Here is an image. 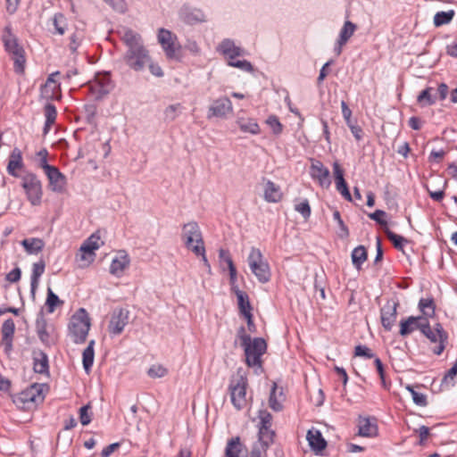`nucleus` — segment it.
I'll return each instance as SVG.
<instances>
[{"mask_svg":"<svg viewBox=\"0 0 457 457\" xmlns=\"http://www.w3.org/2000/svg\"><path fill=\"white\" fill-rule=\"evenodd\" d=\"M121 40L127 46V51L123 55L126 65L135 71H143L151 62V56L143 44L141 36L137 32L127 29L124 30Z\"/></svg>","mask_w":457,"mask_h":457,"instance_id":"1","label":"nucleus"},{"mask_svg":"<svg viewBox=\"0 0 457 457\" xmlns=\"http://www.w3.org/2000/svg\"><path fill=\"white\" fill-rule=\"evenodd\" d=\"M2 41L5 51L12 56L13 60V69L16 73L21 74L25 70V52L20 45L18 37L12 33L10 25L4 27Z\"/></svg>","mask_w":457,"mask_h":457,"instance_id":"2","label":"nucleus"},{"mask_svg":"<svg viewBox=\"0 0 457 457\" xmlns=\"http://www.w3.org/2000/svg\"><path fill=\"white\" fill-rule=\"evenodd\" d=\"M90 318L84 308H79L71 318L68 329L69 335L75 344H83L87 340L90 329Z\"/></svg>","mask_w":457,"mask_h":457,"instance_id":"3","label":"nucleus"},{"mask_svg":"<svg viewBox=\"0 0 457 457\" xmlns=\"http://www.w3.org/2000/svg\"><path fill=\"white\" fill-rule=\"evenodd\" d=\"M21 187L28 201L33 206H38L42 203L43 187L40 179L35 173L27 171L21 177Z\"/></svg>","mask_w":457,"mask_h":457,"instance_id":"4","label":"nucleus"},{"mask_svg":"<svg viewBox=\"0 0 457 457\" xmlns=\"http://www.w3.org/2000/svg\"><path fill=\"white\" fill-rule=\"evenodd\" d=\"M245 352V364L250 368L262 369V356L267 351V343L262 337H254L242 346Z\"/></svg>","mask_w":457,"mask_h":457,"instance_id":"5","label":"nucleus"},{"mask_svg":"<svg viewBox=\"0 0 457 457\" xmlns=\"http://www.w3.org/2000/svg\"><path fill=\"white\" fill-rule=\"evenodd\" d=\"M247 262L252 272L261 283H267L270 279V269L260 249L253 247L250 251Z\"/></svg>","mask_w":457,"mask_h":457,"instance_id":"6","label":"nucleus"},{"mask_svg":"<svg viewBox=\"0 0 457 457\" xmlns=\"http://www.w3.org/2000/svg\"><path fill=\"white\" fill-rule=\"evenodd\" d=\"M113 88L114 82L112 80L111 73L108 71L96 73L94 79L88 82L89 92L96 100L104 98Z\"/></svg>","mask_w":457,"mask_h":457,"instance_id":"7","label":"nucleus"},{"mask_svg":"<svg viewBox=\"0 0 457 457\" xmlns=\"http://www.w3.org/2000/svg\"><path fill=\"white\" fill-rule=\"evenodd\" d=\"M421 333L433 344H436L432 349L433 353L440 355L445 349V345L448 340V335L443 328L440 323H436L434 328H431L428 320L425 325H422Z\"/></svg>","mask_w":457,"mask_h":457,"instance_id":"8","label":"nucleus"},{"mask_svg":"<svg viewBox=\"0 0 457 457\" xmlns=\"http://www.w3.org/2000/svg\"><path fill=\"white\" fill-rule=\"evenodd\" d=\"M36 333L40 342L46 346H51L57 341V334L53 324L48 323L42 311L37 313L35 322Z\"/></svg>","mask_w":457,"mask_h":457,"instance_id":"9","label":"nucleus"},{"mask_svg":"<svg viewBox=\"0 0 457 457\" xmlns=\"http://www.w3.org/2000/svg\"><path fill=\"white\" fill-rule=\"evenodd\" d=\"M248 380L245 376H238L230 381L228 390L233 406L240 411L246 405V388Z\"/></svg>","mask_w":457,"mask_h":457,"instance_id":"10","label":"nucleus"},{"mask_svg":"<svg viewBox=\"0 0 457 457\" xmlns=\"http://www.w3.org/2000/svg\"><path fill=\"white\" fill-rule=\"evenodd\" d=\"M181 239L185 246L192 252L195 246H204L202 231L195 221H190L183 225Z\"/></svg>","mask_w":457,"mask_h":457,"instance_id":"11","label":"nucleus"},{"mask_svg":"<svg viewBox=\"0 0 457 457\" xmlns=\"http://www.w3.org/2000/svg\"><path fill=\"white\" fill-rule=\"evenodd\" d=\"M158 42L162 46L165 55L170 60H179V50L180 46L176 45L175 41L177 40L176 35H174L171 31L160 29L158 31Z\"/></svg>","mask_w":457,"mask_h":457,"instance_id":"12","label":"nucleus"},{"mask_svg":"<svg viewBox=\"0 0 457 457\" xmlns=\"http://www.w3.org/2000/svg\"><path fill=\"white\" fill-rule=\"evenodd\" d=\"M43 385L33 384L20 394L13 396V403L17 405L26 403H37L44 400L42 394Z\"/></svg>","mask_w":457,"mask_h":457,"instance_id":"13","label":"nucleus"},{"mask_svg":"<svg viewBox=\"0 0 457 457\" xmlns=\"http://www.w3.org/2000/svg\"><path fill=\"white\" fill-rule=\"evenodd\" d=\"M129 320V311L125 308L113 310L108 325V331L114 335H120L124 330Z\"/></svg>","mask_w":457,"mask_h":457,"instance_id":"14","label":"nucleus"},{"mask_svg":"<svg viewBox=\"0 0 457 457\" xmlns=\"http://www.w3.org/2000/svg\"><path fill=\"white\" fill-rule=\"evenodd\" d=\"M48 180L49 187L56 193H62L65 190L66 177L55 166H46L45 171Z\"/></svg>","mask_w":457,"mask_h":457,"instance_id":"15","label":"nucleus"},{"mask_svg":"<svg viewBox=\"0 0 457 457\" xmlns=\"http://www.w3.org/2000/svg\"><path fill=\"white\" fill-rule=\"evenodd\" d=\"M398 305V302L389 300L380 310L381 323L386 331H390L395 322Z\"/></svg>","mask_w":457,"mask_h":457,"instance_id":"16","label":"nucleus"},{"mask_svg":"<svg viewBox=\"0 0 457 457\" xmlns=\"http://www.w3.org/2000/svg\"><path fill=\"white\" fill-rule=\"evenodd\" d=\"M310 175L321 187H328L331 184L328 169L319 160H312Z\"/></svg>","mask_w":457,"mask_h":457,"instance_id":"17","label":"nucleus"},{"mask_svg":"<svg viewBox=\"0 0 457 457\" xmlns=\"http://www.w3.org/2000/svg\"><path fill=\"white\" fill-rule=\"evenodd\" d=\"M428 321L427 317L423 316H410L406 320H402L400 322V335L403 337L408 336L412 333L414 330L419 329L420 332L422 330V325H425Z\"/></svg>","mask_w":457,"mask_h":457,"instance_id":"18","label":"nucleus"},{"mask_svg":"<svg viewBox=\"0 0 457 457\" xmlns=\"http://www.w3.org/2000/svg\"><path fill=\"white\" fill-rule=\"evenodd\" d=\"M233 110L232 103L228 97H222L215 100L209 107L208 118H223Z\"/></svg>","mask_w":457,"mask_h":457,"instance_id":"19","label":"nucleus"},{"mask_svg":"<svg viewBox=\"0 0 457 457\" xmlns=\"http://www.w3.org/2000/svg\"><path fill=\"white\" fill-rule=\"evenodd\" d=\"M179 16L182 21L190 25L205 21V15L200 9L191 8L188 5L181 7Z\"/></svg>","mask_w":457,"mask_h":457,"instance_id":"20","label":"nucleus"},{"mask_svg":"<svg viewBox=\"0 0 457 457\" xmlns=\"http://www.w3.org/2000/svg\"><path fill=\"white\" fill-rule=\"evenodd\" d=\"M33 370L36 373L48 375L49 374V361L47 354L42 350H33Z\"/></svg>","mask_w":457,"mask_h":457,"instance_id":"21","label":"nucleus"},{"mask_svg":"<svg viewBox=\"0 0 457 457\" xmlns=\"http://www.w3.org/2000/svg\"><path fill=\"white\" fill-rule=\"evenodd\" d=\"M23 166L21 152L20 149L14 148L9 156L7 172L14 178H21L18 170H21Z\"/></svg>","mask_w":457,"mask_h":457,"instance_id":"22","label":"nucleus"},{"mask_svg":"<svg viewBox=\"0 0 457 457\" xmlns=\"http://www.w3.org/2000/svg\"><path fill=\"white\" fill-rule=\"evenodd\" d=\"M263 198L268 203H278L283 198V193L278 185L268 180L263 187Z\"/></svg>","mask_w":457,"mask_h":457,"instance_id":"23","label":"nucleus"},{"mask_svg":"<svg viewBox=\"0 0 457 457\" xmlns=\"http://www.w3.org/2000/svg\"><path fill=\"white\" fill-rule=\"evenodd\" d=\"M276 432L271 427H258V440L261 444L262 451L266 453L274 443Z\"/></svg>","mask_w":457,"mask_h":457,"instance_id":"24","label":"nucleus"},{"mask_svg":"<svg viewBox=\"0 0 457 457\" xmlns=\"http://www.w3.org/2000/svg\"><path fill=\"white\" fill-rule=\"evenodd\" d=\"M219 50L228 58V61H233L237 57L244 54L243 49L237 46L233 40L224 39L219 46Z\"/></svg>","mask_w":457,"mask_h":457,"instance_id":"25","label":"nucleus"},{"mask_svg":"<svg viewBox=\"0 0 457 457\" xmlns=\"http://www.w3.org/2000/svg\"><path fill=\"white\" fill-rule=\"evenodd\" d=\"M311 448L315 452H320L327 447V442L320 430L309 429L306 435Z\"/></svg>","mask_w":457,"mask_h":457,"instance_id":"26","label":"nucleus"},{"mask_svg":"<svg viewBox=\"0 0 457 457\" xmlns=\"http://www.w3.org/2000/svg\"><path fill=\"white\" fill-rule=\"evenodd\" d=\"M2 341L6 351L12 350L15 324L12 319H7L2 325Z\"/></svg>","mask_w":457,"mask_h":457,"instance_id":"27","label":"nucleus"},{"mask_svg":"<svg viewBox=\"0 0 457 457\" xmlns=\"http://www.w3.org/2000/svg\"><path fill=\"white\" fill-rule=\"evenodd\" d=\"M245 448L239 436L231 437L227 442L224 457H240Z\"/></svg>","mask_w":457,"mask_h":457,"instance_id":"28","label":"nucleus"},{"mask_svg":"<svg viewBox=\"0 0 457 457\" xmlns=\"http://www.w3.org/2000/svg\"><path fill=\"white\" fill-rule=\"evenodd\" d=\"M359 435L361 436L372 437L378 434V426L375 420L370 418H360L358 421Z\"/></svg>","mask_w":457,"mask_h":457,"instance_id":"29","label":"nucleus"},{"mask_svg":"<svg viewBox=\"0 0 457 457\" xmlns=\"http://www.w3.org/2000/svg\"><path fill=\"white\" fill-rule=\"evenodd\" d=\"M100 237L93 234L80 246L81 258L86 260L87 255H93L94 252L100 247Z\"/></svg>","mask_w":457,"mask_h":457,"instance_id":"30","label":"nucleus"},{"mask_svg":"<svg viewBox=\"0 0 457 457\" xmlns=\"http://www.w3.org/2000/svg\"><path fill=\"white\" fill-rule=\"evenodd\" d=\"M46 269V262L43 259L39 260L37 262H35L32 267V274L30 278V287L32 295L35 294L40 277L44 274Z\"/></svg>","mask_w":457,"mask_h":457,"instance_id":"31","label":"nucleus"},{"mask_svg":"<svg viewBox=\"0 0 457 457\" xmlns=\"http://www.w3.org/2000/svg\"><path fill=\"white\" fill-rule=\"evenodd\" d=\"M51 22L54 29V30L52 31V34L59 36H63L65 34L68 29V21L63 13H54L51 18Z\"/></svg>","mask_w":457,"mask_h":457,"instance_id":"32","label":"nucleus"},{"mask_svg":"<svg viewBox=\"0 0 457 457\" xmlns=\"http://www.w3.org/2000/svg\"><path fill=\"white\" fill-rule=\"evenodd\" d=\"M278 386L276 383H273L270 397H269V407L273 410L274 411H281L283 410V401L284 396L282 393V389L280 390L279 394L278 395Z\"/></svg>","mask_w":457,"mask_h":457,"instance_id":"33","label":"nucleus"},{"mask_svg":"<svg viewBox=\"0 0 457 457\" xmlns=\"http://www.w3.org/2000/svg\"><path fill=\"white\" fill-rule=\"evenodd\" d=\"M234 293L237 298V304L240 314L243 316L251 314L253 308L250 303L248 295L245 292L240 290L239 288H236Z\"/></svg>","mask_w":457,"mask_h":457,"instance_id":"34","label":"nucleus"},{"mask_svg":"<svg viewBox=\"0 0 457 457\" xmlns=\"http://www.w3.org/2000/svg\"><path fill=\"white\" fill-rule=\"evenodd\" d=\"M21 245L29 254H37L41 252L45 246V243L41 238L31 237L21 241Z\"/></svg>","mask_w":457,"mask_h":457,"instance_id":"35","label":"nucleus"},{"mask_svg":"<svg viewBox=\"0 0 457 457\" xmlns=\"http://www.w3.org/2000/svg\"><path fill=\"white\" fill-rule=\"evenodd\" d=\"M237 123L241 129V131L245 133H250L253 135H257L260 133L261 129L254 119L252 118H239L237 120Z\"/></svg>","mask_w":457,"mask_h":457,"instance_id":"36","label":"nucleus"},{"mask_svg":"<svg viewBox=\"0 0 457 457\" xmlns=\"http://www.w3.org/2000/svg\"><path fill=\"white\" fill-rule=\"evenodd\" d=\"M129 264V259L128 255H121L120 257H116L112 260L110 266V272L112 275L120 277L122 275L123 271L126 268H128Z\"/></svg>","mask_w":457,"mask_h":457,"instance_id":"37","label":"nucleus"},{"mask_svg":"<svg viewBox=\"0 0 457 457\" xmlns=\"http://www.w3.org/2000/svg\"><path fill=\"white\" fill-rule=\"evenodd\" d=\"M433 91L434 88L430 87L422 90L417 97L418 104L422 107L433 105L436 104L437 96L436 94H433Z\"/></svg>","mask_w":457,"mask_h":457,"instance_id":"38","label":"nucleus"},{"mask_svg":"<svg viewBox=\"0 0 457 457\" xmlns=\"http://www.w3.org/2000/svg\"><path fill=\"white\" fill-rule=\"evenodd\" d=\"M357 26L350 21H345L337 38V43L345 45L351 37L354 34Z\"/></svg>","mask_w":457,"mask_h":457,"instance_id":"39","label":"nucleus"},{"mask_svg":"<svg viewBox=\"0 0 457 457\" xmlns=\"http://www.w3.org/2000/svg\"><path fill=\"white\" fill-rule=\"evenodd\" d=\"M94 345L95 341L91 340L88 344V345L84 349L82 353V362L84 370L87 373H88L93 366L94 363V357H95V352H94Z\"/></svg>","mask_w":457,"mask_h":457,"instance_id":"40","label":"nucleus"},{"mask_svg":"<svg viewBox=\"0 0 457 457\" xmlns=\"http://www.w3.org/2000/svg\"><path fill=\"white\" fill-rule=\"evenodd\" d=\"M353 266L360 270L362 263L367 260L368 254L363 245L355 247L351 254Z\"/></svg>","mask_w":457,"mask_h":457,"instance_id":"41","label":"nucleus"},{"mask_svg":"<svg viewBox=\"0 0 457 457\" xmlns=\"http://www.w3.org/2000/svg\"><path fill=\"white\" fill-rule=\"evenodd\" d=\"M44 112L46 117L44 133L46 134L56 120L57 111L53 104L47 103L45 106Z\"/></svg>","mask_w":457,"mask_h":457,"instance_id":"42","label":"nucleus"},{"mask_svg":"<svg viewBox=\"0 0 457 457\" xmlns=\"http://www.w3.org/2000/svg\"><path fill=\"white\" fill-rule=\"evenodd\" d=\"M85 37V32L83 29L75 28L74 31L70 36L69 49L71 53H75L79 46L81 45Z\"/></svg>","mask_w":457,"mask_h":457,"instance_id":"43","label":"nucleus"},{"mask_svg":"<svg viewBox=\"0 0 457 457\" xmlns=\"http://www.w3.org/2000/svg\"><path fill=\"white\" fill-rule=\"evenodd\" d=\"M385 233L397 250L403 251L404 244L409 242L405 237L394 233L389 228H386Z\"/></svg>","mask_w":457,"mask_h":457,"instance_id":"44","label":"nucleus"},{"mask_svg":"<svg viewBox=\"0 0 457 457\" xmlns=\"http://www.w3.org/2000/svg\"><path fill=\"white\" fill-rule=\"evenodd\" d=\"M63 302L59 299L50 287L47 289V296L46 301V306L48 313H53L58 305H62Z\"/></svg>","mask_w":457,"mask_h":457,"instance_id":"45","label":"nucleus"},{"mask_svg":"<svg viewBox=\"0 0 457 457\" xmlns=\"http://www.w3.org/2000/svg\"><path fill=\"white\" fill-rule=\"evenodd\" d=\"M454 13L453 10L436 12L434 16V25L436 27H440L445 24H448L453 20Z\"/></svg>","mask_w":457,"mask_h":457,"instance_id":"46","label":"nucleus"},{"mask_svg":"<svg viewBox=\"0 0 457 457\" xmlns=\"http://www.w3.org/2000/svg\"><path fill=\"white\" fill-rule=\"evenodd\" d=\"M406 389L411 393L413 403L421 407L428 405L427 395L416 391L412 386L407 385Z\"/></svg>","mask_w":457,"mask_h":457,"instance_id":"47","label":"nucleus"},{"mask_svg":"<svg viewBox=\"0 0 457 457\" xmlns=\"http://www.w3.org/2000/svg\"><path fill=\"white\" fill-rule=\"evenodd\" d=\"M419 308L426 316H432L435 312V303L431 298H421L419 302Z\"/></svg>","mask_w":457,"mask_h":457,"instance_id":"48","label":"nucleus"},{"mask_svg":"<svg viewBox=\"0 0 457 457\" xmlns=\"http://www.w3.org/2000/svg\"><path fill=\"white\" fill-rule=\"evenodd\" d=\"M181 112V104H170L164 110V120L167 121H173Z\"/></svg>","mask_w":457,"mask_h":457,"instance_id":"49","label":"nucleus"},{"mask_svg":"<svg viewBox=\"0 0 457 457\" xmlns=\"http://www.w3.org/2000/svg\"><path fill=\"white\" fill-rule=\"evenodd\" d=\"M168 373V370L160 364L151 366L147 370V375L152 378H163Z\"/></svg>","mask_w":457,"mask_h":457,"instance_id":"50","label":"nucleus"},{"mask_svg":"<svg viewBox=\"0 0 457 457\" xmlns=\"http://www.w3.org/2000/svg\"><path fill=\"white\" fill-rule=\"evenodd\" d=\"M266 123L271 129L273 134L280 135L283 131V125L279 121L278 118L276 115H270L267 118Z\"/></svg>","mask_w":457,"mask_h":457,"instance_id":"51","label":"nucleus"},{"mask_svg":"<svg viewBox=\"0 0 457 457\" xmlns=\"http://www.w3.org/2000/svg\"><path fill=\"white\" fill-rule=\"evenodd\" d=\"M333 219L337 222L339 226V237L342 238L347 237L349 236V230L346 225L345 224L344 220H342L339 211L334 210Z\"/></svg>","mask_w":457,"mask_h":457,"instance_id":"52","label":"nucleus"},{"mask_svg":"<svg viewBox=\"0 0 457 457\" xmlns=\"http://www.w3.org/2000/svg\"><path fill=\"white\" fill-rule=\"evenodd\" d=\"M258 419L260 420L258 427H272V415L267 410H260L258 411Z\"/></svg>","mask_w":457,"mask_h":457,"instance_id":"53","label":"nucleus"},{"mask_svg":"<svg viewBox=\"0 0 457 457\" xmlns=\"http://www.w3.org/2000/svg\"><path fill=\"white\" fill-rule=\"evenodd\" d=\"M193 253L195 256L201 257L203 264L206 269L208 273H211V264L205 254V246H195L193 248Z\"/></svg>","mask_w":457,"mask_h":457,"instance_id":"54","label":"nucleus"},{"mask_svg":"<svg viewBox=\"0 0 457 457\" xmlns=\"http://www.w3.org/2000/svg\"><path fill=\"white\" fill-rule=\"evenodd\" d=\"M336 187L337 190L345 197V199L347 201H352V195L349 192L347 183L345 179L336 180Z\"/></svg>","mask_w":457,"mask_h":457,"instance_id":"55","label":"nucleus"},{"mask_svg":"<svg viewBox=\"0 0 457 457\" xmlns=\"http://www.w3.org/2000/svg\"><path fill=\"white\" fill-rule=\"evenodd\" d=\"M295 210L297 212L301 213L305 220H307L311 216V206L309 204L308 200L306 199L299 204H296L295 205Z\"/></svg>","mask_w":457,"mask_h":457,"instance_id":"56","label":"nucleus"},{"mask_svg":"<svg viewBox=\"0 0 457 457\" xmlns=\"http://www.w3.org/2000/svg\"><path fill=\"white\" fill-rule=\"evenodd\" d=\"M354 355L363 357L366 359H371L375 357L373 352L366 345H359L354 348Z\"/></svg>","mask_w":457,"mask_h":457,"instance_id":"57","label":"nucleus"},{"mask_svg":"<svg viewBox=\"0 0 457 457\" xmlns=\"http://www.w3.org/2000/svg\"><path fill=\"white\" fill-rule=\"evenodd\" d=\"M228 64L231 67H235V68H238L242 71H253V65L251 64V62H249L248 61L246 60H243V61H240V60H233V61H228Z\"/></svg>","mask_w":457,"mask_h":457,"instance_id":"58","label":"nucleus"},{"mask_svg":"<svg viewBox=\"0 0 457 457\" xmlns=\"http://www.w3.org/2000/svg\"><path fill=\"white\" fill-rule=\"evenodd\" d=\"M90 406L84 405L79 409V420L83 426H87L91 422V415L88 412Z\"/></svg>","mask_w":457,"mask_h":457,"instance_id":"59","label":"nucleus"},{"mask_svg":"<svg viewBox=\"0 0 457 457\" xmlns=\"http://www.w3.org/2000/svg\"><path fill=\"white\" fill-rule=\"evenodd\" d=\"M228 270H229V282L231 285V289L235 292L236 288H238L237 286V269L234 265L233 262H228Z\"/></svg>","mask_w":457,"mask_h":457,"instance_id":"60","label":"nucleus"},{"mask_svg":"<svg viewBox=\"0 0 457 457\" xmlns=\"http://www.w3.org/2000/svg\"><path fill=\"white\" fill-rule=\"evenodd\" d=\"M237 337L240 340L241 346L247 345L253 338L246 333L245 327H240L237 333Z\"/></svg>","mask_w":457,"mask_h":457,"instance_id":"61","label":"nucleus"},{"mask_svg":"<svg viewBox=\"0 0 457 457\" xmlns=\"http://www.w3.org/2000/svg\"><path fill=\"white\" fill-rule=\"evenodd\" d=\"M341 109L346 125L349 126L353 123V120H352V111L345 101L341 102Z\"/></svg>","mask_w":457,"mask_h":457,"instance_id":"62","label":"nucleus"},{"mask_svg":"<svg viewBox=\"0 0 457 457\" xmlns=\"http://www.w3.org/2000/svg\"><path fill=\"white\" fill-rule=\"evenodd\" d=\"M386 212L382 210H376L374 212L370 213V219L377 221L380 225H386V221L383 219L386 216Z\"/></svg>","mask_w":457,"mask_h":457,"instance_id":"63","label":"nucleus"},{"mask_svg":"<svg viewBox=\"0 0 457 457\" xmlns=\"http://www.w3.org/2000/svg\"><path fill=\"white\" fill-rule=\"evenodd\" d=\"M348 128L357 141H361L363 138V130L356 122L352 123Z\"/></svg>","mask_w":457,"mask_h":457,"instance_id":"64","label":"nucleus"}]
</instances>
